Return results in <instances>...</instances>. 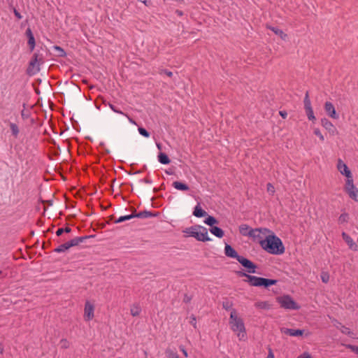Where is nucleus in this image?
Wrapping results in <instances>:
<instances>
[{"mask_svg": "<svg viewBox=\"0 0 358 358\" xmlns=\"http://www.w3.org/2000/svg\"><path fill=\"white\" fill-rule=\"evenodd\" d=\"M260 245L265 251L272 255H282L285 250L281 239L275 236L272 231L271 233L266 236L264 241H261Z\"/></svg>", "mask_w": 358, "mask_h": 358, "instance_id": "f257e3e1", "label": "nucleus"}, {"mask_svg": "<svg viewBox=\"0 0 358 358\" xmlns=\"http://www.w3.org/2000/svg\"><path fill=\"white\" fill-rule=\"evenodd\" d=\"M229 324L233 331L237 332L239 340L246 339L245 328L243 320L237 315L236 310L232 309L230 314Z\"/></svg>", "mask_w": 358, "mask_h": 358, "instance_id": "f03ea898", "label": "nucleus"}, {"mask_svg": "<svg viewBox=\"0 0 358 358\" xmlns=\"http://www.w3.org/2000/svg\"><path fill=\"white\" fill-rule=\"evenodd\" d=\"M183 232L187 234L188 236L195 238L199 241L206 242L211 241V238L208 237L207 229L200 225H194L186 228Z\"/></svg>", "mask_w": 358, "mask_h": 358, "instance_id": "7ed1b4c3", "label": "nucleus"}, {"mask_svg": "<svg viewBox=\"0 0 358 358\" xmlns=\"http://www.w3.org/2000/svg\"><path fill=\"white\" fill-rule=\"evenodd\" d=\"M248 282L250 285L254 287H264L268 288L271 285L277 284L278 280L274 279H268L255 275H248V280H245Z\"/></svg>", "mask_w": 358, "mask_h": 358, "instance_id": "20e7f679", "label": "nucleus"}, {"mask_svg": "<svg viewBox=\"0 0 358 358\" xmlns=\"http://www.w3.org/2000/svg\"><path fill=\"white\" fill-rule=\"evenodd\" d=\"M277 301L280 306L288 310H299L300 306L289 295H284L277 298Z\"/></svg>", "mask_w": 358, "mask_h": 358, "instance_id": "39448f33", "label": "nucleus"}, {"mask_svg": "<svg viewBox=\"0 0 358 358\" xmlns=\"http://www.w3.org/2000/svg\"><path fill=\"white\" fill-rule=\"evenodd\" d=\"M271 233V231L267 228H255L252 231L250 238L255 241H258L260 244L262 241H264L266 236Z\"/></svg>", "mask_w": 358, "mask_h": 358, "instance_id": "423d86ee", "label": "nucleus"}, {"mask_svg": "<svg viewBox=\"0 0 358 358\" xmlns=\"http://www.w3.org/2000/svg\"><path fill=\"white\" fill-rule=\"evenodd\" d=\"M40 71L39 67V59L38 55L37 53H34L29 63V66L27 69V73L29 76H34L38 73Z\"/></svg>", "mask_w": 358, "mask_h": 358, "instance_id": "0eeeda50", "label": "nucleus"}, {"mask_svg": "<svg viewBox=\"0 0 358 358\" xmlns=\"http://www.w3.org/2000/svg\"><path fill=\"white\" fill-rule=\"evenodd\" d=\"M94 306L90 301H87L84 309V318L86 321H90L94 317Z\"/></svg>", "mask_w": 358, "mask_h": 358, "instance_id": "6e6552de", "label": "nucleus"}, {"mask_svg": "<svg viewBox=\"0 0 358 358\" xmlns=\"http://www.w3.org/2000/svg\"><path fill=\"white\" fill-rule=\"evenodd\" d=\"M238 262L245 268H247L248 272L250 273H255V269L257 268V266L250 260L248 259L247 258L242 256V257L240 258Z\"/></svg>", "mask_w": 358, "mask_h": 358, "instance_id": "1a4fd4ad", "label": "nucleus"}, {"mask_svg": "<svg viewBox=\"0 0 358 358\" xmlns=\"http://www.w3.org/2000/svg\"><path fill=\"white\" fill-rule=\"evenodd\" d=\"M321 124L331 135L335 136L338 134L337 129L328 119L322 118L321 120Z\"/></svg>", "mask_w": 358, "mask_h": 358, "instance_id": "9d476101", "label": "nucleus"}, {"mask_svg": "<svg viewBox=\"0 0 358 358\" xmlns=\"http://www.w3.org/2000/svg\"><path fill=\"white\" fill-rule=\"evenodd\" d=\"M324 108L329 117L336 120L338 118V115L337 114L335 107L331 102L326 101Z\"/></svg>", "mask_w": 358, "mask_h": 358, "instance_id": "9b49d317", "label": "nucleus"}, {"mask_svg": "<svg viewBox=\"0 0 358 358\" xmlns=\"http://www.w3.org/2000/svg\"><path fill=\"white\" fill-rule=\"evenodd\" d=\"M337 169L342 175L346 176V178H350L351 171L348 169V166L341 159L338 160Z\"/></svg>", "mask_w": 358, "mask_h": 358, "instance_id": "f8f14e48", "label": "nucleus"}, {"mask_svg": "<svg viewBox=\"0 0 358 358\" xmlns=\"http://www.w3.org/2000/svg\"><path fill=\"white\" fill-rule=\"evenodd\" d=\"M280 331L286 335L290 336H299L304 334V329H294L288 328H281Z\"/></svg>", "mask_w": 358, "mask_h": 358, "instance_id": "ddd939ff", "label": "nucleus"}, {"mask_svg": "<svg viewBox=\"0 0 358 358\" xmlns=\"http://www.w3.org/2000/svg\"><path fill=\"white\" fill-rule=\"evenodd\" d=\"M224 253L226 256L235 258L238 262L240 258L242 257V256L238 255L237 252L230 245L228 244H226L224 248Z\"/></svg>", "mask_w": 358, "mask_h": 358, "instance_id": "4468645a", "label": "nucleus"}, {"mask_svg": "<svg viewBox=\"0 0 358 358\" xmlns=\"http://www.w3.org/2000/svg\"><path fill=\"white\" fill-rule=\"evenodd\" d=\"M134 217H138L141 219H145L151 217H156L158 213H154L148 210H143L139 213H136V210H134Z\"/></svg>", "mask_w": 358, "mask_h": 358, "instance_id": "2eb2a0df", "label": "nucleus"}, {"mask_svg": "<svg viewBox=\"0 0 358 358\" xmlns=\"http://www.w3.org/2000/svg\"><path fill=\"white\" fill-rule=\"evenodd\" d=\"M342 237L351 250H357V245L354 243L353 239L348 234L343 232Z\"/></svg>", "mask_w": 358, "mask_h": 358, "instance_id": "dca6fc26", "label": "nucleus"}, {"mask_svg": "<svg viewBox=\"0 0 358 358\" xmlns=\"http://www.w3.org/2000/svg\"><path fill=\"white\" fill-rule=\"evenodd\" d=\"M254 229L251 228L248 224H243L238 227L239 233L243 236L250 237L252 231Z\"/></svg>", "mask_w": 358, "mask_h": 358, "instance_id": "f3484780", "label": "nucleus"}, {"mask_svg": "<svg viewBox=\"0 0 358 358\" xmlns=\"http://www.w3.org/2000/svg\"><path fill=\"white\" fill-rule=\"evenodd\" d=\"M25 34L28 38V45L29 46L30 50L32 51L34 49L36 45L34 34L30 28L27 29Z\"/></svg>", "mask_w": 358, "mask_h": 358, "instance_id": "a211bd4d", "label": "nucleus"}, {"mask_svg": "<svg viewBox=\"0 0 358 358\" xmlns=\"http://www.w3.org/2000/svg\"><path fill=\"white\" fill-rule=\"evenodd\" d=\"M350 199L358 202V189L355 186L345 191Z\"/></svg>", "mask_w": 358, "mask_h": 358, "instance_id": "6ab92c4d", "label": "nucleus"}, {"mask_svg": "<svg viewBox=\"0 0 358 358\" xmlns=\"http://www.w3.org/2000/svg\"><path fill=\"white\" fill-rule=\"evenodd\" d=\"M172 186L175 189L180 191H188L189 189V187L187 184L181 182L180 181L173 182Z\"/></svg>", "mask_w": 358, "mask_h": 358, "instance_id": "aec40b11", "label": "nucleus"}, {"mask_svg": "<svg viewBox=\"0 0 358 358\" xmlns=\"http://www.w3.org/2000/svg\"><path fill=\"white\" fill-rule=\"evenodd\" d=\"M88 236H81V237H76L75 238L71 239V241H68V244L70 248L76 246L78 244L83 242V241L86 238H87Z\"/></svg>", "mask_w": 358, "mask_h": 358, "instance_id": "412c9836", "label": "nucleus"}, {"mask_svg": "<svg viewBox=\"0 0 358 358\" xmlns=\"http://www.w3.org/2000/svg\"><path fill=\"white\" fill-rule=\"evenodd\" d=\"M210 233L215 235L217 238H222L224 235V231L218 227H213L210 229Z\"/></svg>", "mask_w": 358, "mask_h": 358, "instance_id": "4be33fe9", "label": "nucleus"}, {"mask_svg": "<svg viewBox=\"0 0 358 358\" xmlns=\"http://www.w3.org/2000/svg\"><path fill=\"white\" fill-rule=\"evenodd\" d=\"M193 215L196 217H202L206 215V212L201 208L200 204L199 203L194 208Z\"/></svg>", "mask_w": 358, "mask_h": 358, "instance_id": "5701e85b", "label": "nucleus"}, {"mask_svg": "<svg viewBox=\"0 0 358 358\" xmlns=\"http://www.w3.org/2000/svg\"><path fill=\"white\" fill-rule=\"evenodd\" d=\"M267 28L273 31L276 35H278L282 40L286 39L287 35L282 30L275 27H267Z\"/></svg>", "mask_w": 358, "mask_h": 358, "instance_id": "b1692460", "label": "nucleus"}, {"mask_svg": "<svg viewBox=\"0 0 358 358\" xmlns=\"http://www.w3.org/2000/svg\"><path fill=\"white\" fill-rule=\"evenodd\" d=\"M130 312L132 316H138L141 312V308L138 304H133L131 306Z\"/></svg>", "mask_w": 358, "mask_h": 358, "instance_id": "393cba45", "label": "nucleus"}, {"mask_svg": "<svg viewBox=\"0 0 358 358\" xmlns=\"http://www.w3.org/2000/svg\"><path fill=\"white\" fill-rule=\"evenodd\" d=\"M158 160L162 164H169L171 162L168 155L164 152H159L158 155Z\"/></svg>", "mask_w": 358, "mask_h": 358, "instance_id": "a878e982", "label": "nucleus"}, {"mask_svg": "<svg viewBox=\"0 0 358 358\" xmlns=\"http://www.w3.org/2000/svg\"><path fill=\"white\" fill-rule=\"evenodd\" d=\"M204 223L213 227L214 224H218V220L214 217L208 215L204 220Z\"/></svg>", "mask_w": 358, "mask_h": 358, "instance_id": "bb28decb", "label": "nucleus"}, {"mask_svg": "<svg viewBox=\"0 0 358 358\" xmlns=\"http://www.w3.org/2000/svg\"><path fill=\"white\" fill-rule=\"evenodd\" d=\"M9 126L11 130L12 135L14 137L17 138L20 132L17 125L15 123L10 122Z\"/></svg>", "mask_w": 358, "mask_h": 358, "instance_id": "cd10ccee", "label": "nucleus"}, {"mask_svg": "<svg viewBox=\"0 0 358 358\" xmlns=\"http://www.w3.org/2000/svg\"><path fill=\"white\" fill-rule=\"evenodd\" d=\"M69 248H70V247H69L68 243L66 242L65 243L61 244L57 248H56L55 249V252H56L57 253L64 252L65 251H66Z\"/></svg>", "mask_w": 358, "mask_h": 358, "instance_id": "c85d7f7f", "label": "nucleus"}, {"mask_svg": "<svg viewBox=\"0 0 358 358\" xmlns=\"http://www.w3.org/2000/svg\"><path fill=\"white\" fill-rule=\"evenodd\" d=\"M304 109H305L306 115L308 117V119L313 122L315 121L316 120V118L315 117L313 108H304Z\"/></svg>", "mask_w": 358, "mask_h": 358, "instance_id": "c756f323", "label": "nucleus"}, {"mask_svg": "<svg viewBox=\"0 0 358 358\" xmlns=\"http://www.w3.org/2000/svg\"><path fill=\"white\" fill-rule=\"evenodd\" d=\"M166 355L169 358H180L179 355H178L177 352L171 350V349H167L165 352Z\"/></svg>", "mask_w": 358, "mask_h": 358, "instance_id": "7c9ffc66", "label": "nucleus"}, {"mask_svg": "<svg viewBox=\"0 0 358 358\" xmlns=\"http://www.w3.org/2000/svg\"><path fill=\"white\" fill-rule=\"evenodd\" d=\"M355 186V185H354V182H353L352 176L351 174L350 175V178H347L345 185V188H344L345 191H346L348 189L352 188V187H353Z\"/></svg>", "mask_w": 358, "mask_h": 358, "instance_id": "2f4dec72", "label": "nucleus"}, {"mask_svg": "<svg viewBox=\"0 0 358 358\" xmlns=\"http://www.w3.org/2000/svg\"><path fill=\"white\" fill-rule=\"evenodd\" d=\"M303 103H304V108H312L311 102H310V98H309V93H308V92H306L305 97H304V99H303Z\"/></svg>", "mask_w": 358, "mask_h": 358, "instance_id": "473e14b6", "label": "nucleus"}, {"mask_svg": "<svg viewBox=\"0 0 358 358\" xmlns=\"http://www.w3.org/2000/svg\"><path fill=\"white\" fill-rule=\"evenodd\" d=\"M349 215L348 213H344L341 214L338 217V222L341 224L346 223L348 222Z\"/></svg>", "mask_w": 358, "mask_h": 358, "instance_id": "72a5a7b5", "label": "nucleus"}, {"mask_svg": "<svg viewBox=\"0 0 358 358\" xmlns=\"http://www.w3.org/2000/svg\"><path fill=\"white\" fill-rule=\"evenodd\" d=\"M131 218H134V214L133 213L131 214V215H128L121 216L117 220L114 221V222L120 223V222H124V221H126V220H130Z\"/></svg>", "mask_w": 358, "mask_h": 358, "instance_id": "f704fd0d", "label": "nucleus"}, {"mask_svg": "<svg viewBox=\"0 0 358 358\" xmlns=\"http://www.w3.org/2000/svg\"><path fill=\"white\" fill-rule=\"evenodd\" d=\"M232 306H233L232 301H231L228 299H226L222 302V307L224 309H225L227 310L232 309Z\"/></svg>", "mask_w": 358, "mask_h": 358, "instance_id": "c9c22d12", "label": "nucleus"}, {"mask_svg": "<svg viewBox=\"0 0 358 358\" xmlns=\"http://www.w3.org/2000/svg\"><path fill=\"white\" fill-rule=\"evenodd\" d=\"M339 324L341 325V327H337V328L340 329L341 331L343 334L348 335V336H350L352 334L349 328L342 325L341 323Z\"/></svg>", "mask_w": 358, "mask_h": 358, "instance_id": "e433bc0d", "label": "nucleus"}, {"mask_svg": "<svg viewBox=\"0 0 358 358\" xmlns=\"http://www.w3.org/2000/svg\"><path fill=\"white\" fill-rule=\"evenodd\" d=\"M59 345L61 348L66 349L69 347V342L66 338H63L60 341Z\"/></svg>", "mask_w": 358, "mask_h": 358, "instance_id": "4c0bfd02", "label": "nucleus"}, {"mask_svg": "<svg viewBox=\"0 0 358 358\" xmlns=\"http://www.w3.org/2000/svg\"><path fill=\"white\" fill-rule=\"evenodd\" d=\"M138 131L144 137L148 138L150 136V133L145 128L139 127Z\"/></svg>", "mask_w": 358, "mask_h": 358, "instance_id": "58836bf2", "label": "nucleus"}, {"mask_svg": "<svg viewBox=\"0 0 358 358\" xmlns=\"http://www.w3.org/2000/svg\"><path fill=\"white\" fill-rule=\"evenodd\" d=\"M322 281L324 283L328 282L329 280V275L327 273H322L321 275Z\"/></svg>", "mask_w": 358, "mask_h": 358, "instance_id": "ea45409f", "label": "nucleus"}, {"mask_svg": "<svg viewBox=\"0 0 358 358\" xmlns=\"http://www.w3.org/2000/svg\"><path fill=\"white\" fill-rule=\"evenodd\" d=\"M314 134L317 136L319 137V138L322 141H324V136L322 134L320 130L319 129H314Z\"/></svg>", "mask_w": 358, "mask_h": 358, "instance_id": "a19ab883", "label": "nucleus"}, {"mask_svg": "<svg viewBox=\"0 0 358 358\" xmlns=\"http://www.w3.org/2000/svg\"><path fill=\"white\" fill-rule=\"evenodd\" d=\"M100 99H101V101H102V104L104 106H108L110 108L112 109V103H110V101L109 100H107L103 97H100Z\"/></svg>", "mask_w": 358, "mask_h": 358, "instance_id": "79ce46f5", "label": "nucleus"}, {"mask_svg": "<svg viewBox=\"0 0 358 358\" xmlns=\"http://www.w3.org/2000/svg\"><path fill=\"white\" fill-rule=\"evenodd\" d=\"M99 225L101 228L104 229L106 228V227H109L110 224L108 221L101 220L99 222Z\"/></svg>", "mask_w": 358, "mask_h": 358, "instance_id": "37998d69", "label": "nucleus"}, {"mask_svg": "<svg viewBox=\"0 0 358 358\" xmlns=\"http://www.w3.org/2000/svg\"><path fill=\"white\" fill-rule=\"evenodd\" d=\"M55 49L58 51L59 56L64 57L66 55L64 50L59 46H55Z\"/></svg>", "mask_w": 358, "mask_h": 358, "instance_id": "c03bdc74", "label": "nucleus"}, {"mask_svg": "<svg viewBox=\"0 0 358 358\" xmlns=\"http://www.w3.org/2000/svg\"><path fill=\"white\" fill-rule=\"evenodd\" d=\"M159 73L160 74L164 73V74H166L169 77H172L173 76V73L171 71L167 70V69H161L159 71Z\"/></svg>", "mask_w": 358, "mask_h": 358, "instance_id": "a18cd8bd", "label": "nucleus"}, {"mask_svg": "<svg viewBox=\"0 0 358 358\" xmlns=\"http://www.w3.org/2000/svg\"><path fill=\"white\" fill-rule=\"evenodd\" d=\"M190 324L194 327L196 328V317L192 315L191 317H190Z\"/></svg>", "mask_w": 358, "mask_h": 358, "instance_id": "49530a36", "label": "nucleus"}, {"mask_svg": "<svg viewBox=\"0 0 358 358\" xmlns=\"http://www.w3.org/2000/svg\"><path fill=\"white\" fill-rule=\"evenodd\" d=\"M348 348L349 349H350L352 351H353L354 352H355L357 355H358V346H355V345H349L348 346Z\"/></svg>", "mask_w": 358, "mask_h": 358, "instance_id": "de8ad7c7", "label": "nucleus"}, {"mask_svg": "<svg viewBox=\"0 0 358 358\" xmlns=\"http://www.w3.org/2000/svg\"><path fill=\"white\" fill-rule=\"evenodd\" d=\"M267 191L272 194L274 193V187L271 183L267 184Z\"/></svg>", "mask_w": 358, "mask_h": 358, "instance_id": "09e8293b", "label": "nucleus"}, {"mask_svg": "<svg viewBox=\"0 0 358 358\" xmlns=\"http://www.w3.org/2000/svg\"><path fill=\"white\" fill-rule=\"evenodd\" d=\"M14 14H15V16L18 19V20H20L22 18V15L15 9L14 8Z\"/></svg>", "mask_w": 358, "mask_h": 358, "instance_id": "8fccbe9b", "label": "nucleus"}, {"mask_svg": "<svg viewBox=\"0 0 358 358\" xmlns=\"http://www.w3.org/2000/svg\"><path fill=\"white\" fill-rule=\"evenodd\" d=\"M267 358H275L273 350L271 348H268V354Z\"/></svg>", "mask_w": 358, "mask_h": 358, "instance_id": "3c124183", "label": "nucleus"}, {"mask_svg": "<svg viewBox=\"0 0 358 358\" xmlns=\"http://www.w3.org/2000/svg\"><path fill=\"white\" fill-rule=\"evenodd\" d=\"M279 114H280V115L282 118H284V119H285V118L287 117V112H286V111H285V110H280V111L279 112Z\"/></svg>", "mask_w": 358, "mask_h": 358, "instance_id": "603ef678", "label": "nucleus"}, {"mask_svg": "<svg viewBox=\"0 0 358 358\" xmlns=\"http://www.w3.org/2000/svg\"><path fill=\"white\" fill-rule=\"evenodd\" d=\"M299 358H312L310 357V355H309V353L308 352H304L303 353L300 357Z\"/></svg>", "mask_w": 358, "mask_h": 358, "instance_id": "864d4df0", "label": "nucleus"}, {"mask_svg": "<svg viewBox=\"0 0 358 358\" xmlns=\"http://www.w3.org/2000/svg\"><path fill=\"white\" fill-rule=\"evenodd\" d=\"M64 233L63 228H59L56 231V235L59 236Z\"/></svg>", "mask_w": 358, "mask_h": 358, "instance_id": "5fc2aeb1", "label": "nucleus"}, {"mask_svg": "<svg viewBox=\"0 0 358 358\" xmlns=\"http://www.w3.org/2000/svg\"><path fill=\"white\" fill-rule=\"evenodd\" d=\"M238 275L239 276H245L248 278V276L249 275L248 274L245 273V272H243V271H238Z\"/></svg>", "mask_w": 358, "mask_h": 358, "instance_id": "6e6d98bb", "label": "nucleus"}, {"mask_svg": "<svg viewBox=\"0 0 358 358\" xmlns=\"http://www.w3.org/2000/svg\"><path fill=\"white\" fill-rule=\"evenodd\" d=\"M142 181L145 183H147V184H151L152 183V181L151 180H150L149 178H145L144 179L142 180Z\"/></svg>", "mask_w": 358, "mask_h": 358, "instance_id": "4d7b16f0", "label": "nucleus"}, {"mask_svg": "<svg viewBox=\"0 0 358 358\" xmlns=\"http://www.w3.org/2000/svg\"><path fill=\"white\" fill-rule=\"evenodd\" d=\"M180 350H181V351L182 352L183 355H184L185 357H187V356H188L187 352L186 350L184 348V347L181 346V347H180Z\"/></svg>", "mask_w": 358, "mask_h": 358, "instance_id": "13d9d810", "label": "nucleus"}, {"mask_svg": "<svg viewBox=\"0 0 358 358\" xmlns=\"http://www.w3.org/2000/svg\"><path fill=\"white\" fill-rule=\"evenodd\" d=\"M190 300H191L190 297H189L187 295L185 296L184 302L189 303L190 301Z\"/></svg>", "mask_w": 358, "mask_h": 358, "instance_id": "bf43d9fd", "label": "nucleus"}, {"mask_svg": "<svg viewBox=\"0 0 358 358\" xmlns=\"http://www.w3.org/2000/svg\"><path fill=\"white\" fill-rule=\"evenodd\" d=\"M63 230H64V232L65 233H70L71 231V229L70 227H66V228H63Z\"/></svg>", "mask_w": 358, "mask_h": 358, "instance_id": "052dcab7", "label": "nucleus"}, {"mask_svg": "<svg viewBox=\"0 0 358 358\" xmlns=\"http://www.w3.org/2000/svg\"><path fill=\"white\" fill-rule=\"evenodd\" d=\"M3 352V348L0 345V353L2 354Z\"/></svg>", "mask_w": 358, "mask_h": 358, "instance_id": "680f3d73", "label": "nucleus"}, {"mask_svg": "<svg viewBox=\"0 0 358 358\" xmlns=\"http://www.w3.org/2000/svg\"><path fill=\"white\" fill-rule=\"evenodd\" d=\"M130 122L133 123V124H136V122L134 120H133L131 118H129Z\"/></svg>", "mask_w": 358, "mask_h": 358, "instance_id": "e2e57ef3", "label": "nucleus"}, {"mask_svg": "<svg viewBox=\"0 0 358 358\" xmlns=\"http://www.w3.org/2000/svg\"><path fill=\"white\" fill-rule=\"evenodd\" d=\"M157 146L158 149L161 150L162 145L160 143H157Z\"/></svg>", "mask_w": 358, "mask_h": 358, "instance_id": "0e129e2a", "label": "nucleus"}, {"mask_svg": "<svg viewBox=\"0 0 358 358\" xmlns=\"http://www.w3.org/2000/svg\"><path fill=\"white\" fill-rule=\"evenodd\" d=\"M113 110L114 112L119 113V111L116 110L114 108H113Z\"/></svg>", "mask_w": 358, "mask_h": 358, "instance_id": "69168bd1", "label": "nucleus"}, {"mask_svg": "<svg viewBox=\"0 0 358 358\" xmlns=\"http://www.w3.org/2000/svg\"><path fill=\"white\" fill-rule=\"evenodd\" d=\"M97 108L100 110L101 109V106H97Z\"/></svg>", "mask_w": 358, "mask_h": 358, "instance_id": "338daca9", "label": "nucleus"}, {"mask_svg": "<svg viewBox=\"0 0 358 358\" xmlns=\"http://www.w3.org/2000/svg\"><path fill=\"white\" fill-rule=\"evenodd\" d=\"M224 358H229V357H224Z\"/></svg>", "mask_w": 358, "mask_h": 358, "instance_id": "774afa93", "label": "nucleus"}]
</instances>
